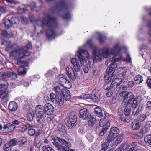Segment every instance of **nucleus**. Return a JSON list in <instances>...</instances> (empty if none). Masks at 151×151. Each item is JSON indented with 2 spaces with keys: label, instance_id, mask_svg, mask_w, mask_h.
Listing matches in <instances>:
<instances>
[{
  "label": "nucleus",
  "instance_id": "f257e3e1",
  "mask_svg": "<svg viewBox=\"0 0 151 151\" xmlns=\"http://www.w3.org/2000/svg\"><path fill=\"white\" fill-rule=\"evenodd\" d=\"M69 5L64 0H61L57 3L55 6L52 7L50 12L43 21L37 20L35 26V32L37 29L41 28L44 29V25L49 28L46 32L47 37L50 40L55 38L56 36L55 29L58 26L56 18L52 17V14H58V15L61 16L65 19L68 20L71 18V15L68 12Z\"/></svg>",
  "mask_w": 151,
  "mask_h": 151
},
{
  "label": "nucleus",
  "instance_id": "f03ea898",
  "mask_svg": "<svg viewBox=\"0 0 151 151\" xmlns=\"http://www.w3.org/2000/svg\"><path fill=\"white\" fill-rule=\"evenodd\" d=\"M76 55L78 59L73 58L71 59V62L75 72H78L80 70L81 67L84 64V62L86 64L88 61L89 64L90 63V59L89 58V55L87 50L81 48H79Z\"/></svg>",
  "mask_w": 151,
  "mask_h": 151
},
{
  "label": "nucleus",
  "instance_id": "7ed1b4c3",
  "mask_svg": "<svg viewBox=\"0 0 151 151\" xmlns=\"http://www.w3.org/2000/svg\"><path fill=\"white\" fill-rule=\"evenodd\" d=\"M54 111L53 106L50 103L45 104L44 106L40 105L37 106L35 108L37 121L39 122H42L46 116V115H52Z\"/></svg>",
  "mask_w": 151,
  "mask_h": 151
},
{
  "label": "nucleus",
  "instance_id": "20e7f679",
  "mask_svg": "<svg viewBox=\"0 0 151 151\" xmlns=\"http://www.w3.org/2000/svg\"><path fill=\"white\" fill-rule=\"evenodd\" d=\"M120 60V58L117 56L112 57L110 59V61L111 63L109 65V66L106 70V75L104 76L105 79L107 80V82H110L114 79V77L113 71L117 67V65L115 63Z\"/></svg>",
  "mask_w": 151,
  "mask_h": 151
},
{
  "label": "nucleus",
  "instance_id": "39448f33",
  "mask_svg": "<svg viewBox=\"0 0 151 151\" xmlns=\"http://www.w3.org/2000/svg\"><path fill=\"white\" fill-rule=\"evenodd\" d=\"M26 46L27 49L24 48L18 50L16 49L12 51L14 54L16 55V57H17V59L15 61V63L16 64L20 65L24 63V61L21 60L20 59L24 56H27L30 54V52L28 51V49L32 47L31 43H28Z\"/></svg>",
  "mask_w": 151,
  "mask_h": 151
},
{
  "label": "nucleus",
  "instance_id": "423d86ee",
  "mask_svg": "<svg viewBox=\"0 0 151 151\" xmlns=\"http://www.w3.org/2000/svg\"><path fill=\"white\" fill-rule=\"evenodd\" d=\"M110 50L107 48L101 49L98 51L94 50L93 55V59L94 62L97 63L102 59L106 58L109 56Z\"/></svg>",
  "mask_w": 151,
  "mask_h": 151
},
{
  "label": "nucleus",
  "instance_id": "0eeeda50",
  "mask_svg": "<svg viewBox=\"0 0 151 151\" xmlns=\"http://www.w3.org/2000/svg\"><path fill=\"white\" fill-rule=\"evenodd\" d=\"M52 139L54 141L52 142L53 144L55 147L56 150L58 151H61L62 148V147L64 145L68 147H71V144L62 138L58 137L56 136H52Z\"/></svg>",
  "mask_w": 151,
  "mask_h": 151
},
{
  "label": "nucleus",
  "instance_id": "6e6552de",
  "mask_svg": "<svg viewBox=\"0 0 151 151\" xmlns=\"http://www.w3.org/2000/svg\"><path fill=\"white\" fill-rule=\"evenodd\" d=\"M77 121L76 116L75 115H70L65 122L66 124L69 129H71L75 127V123Z\"/></svg>",
  "mask_w": 151,
  "mask_h": 151
},
{
  "label": "nucleus",
  "instance_id": "1a4fd4ad",
  "mask_svg": "<svg viewBox=\"0 0 151 151\" xmlns=\"http://www.w3.org/2000/svg\"><path fill=\"white\" fill-rule=\"evenodd\" d=\"M111 117L108 113H105L103 118L101 119L99 123L100 126H104V124H106L108 126H110V122L111 121Z\"/></svg>",
  "mask_w": 151,
  "mask_h": 151
},
{
  "label": "nucleus",
  "instance_id": "9d476101",
  "mask_svg": "<svg viewBox=\"0 0 151 151\" xmlns=\"http://www.w3.org/2000/svg\"><path fill=\"white\" fill-rule=\"evenodd\" d=\"M66 71L68 77L73 80H75L77 76V73L75 72L72 67L69 66L66 68Z\"/></svg>",
  "mask_w": 151,
  "mask_h": 151
},
{
  "label": "nucleus",
  "instance_id": "9b49d317",
  "mask_svg": "<svg viewBox=\"0 0 151 151\" xmlns=\"http://www.w3.org/2000/svg\"><path fill=\"white\" fill-rule=\"evenodd\" d=\"M122 97H123V100L124 103L127 102L126 105L129 104L134 99V96L131 92H126Z\"/></svg>",
  "mask_w": 151,
  "mask_h": 151
},
{
  "label": "nucleus",
  "instance_id": "f8f14e48",
  "mask_svg": "<svg viewBox=\"0 0 151 151\" xmlns=\"http://www.w3.org/2000/svg\"><path fill=\"white\" fill-rule=\"evenodd\" d=\"M103 87L105 90H106L107 91L106 95L107 97H111L114 93L117 91L110 85L109 86H107L106 85H104Z\"/></svg>",
  "mask_w": 151,
  "mask_h": 151
},
{
  "label": "nucleus",
  "instance_id": "ddd939ff",
  "mask_svg": "<svg viewBox=\"0 0 151 151\" xmlns=\"http://www.w3.org/2000/svg\"><path fill=\"white\" fill-rule=\"evenodd\" d=\"M105 48H107L110 50L109 53V56L111 54H113V57L115 56V55H114L119 52L121 50V48L119 43L115 45L112 49L107 47H105ZM115 56H116V55H115ZM117 56L119 57L117 55ZM119 57L121 58L120 57Z\"/></svg>",
  "mask_w": 151,
  "mask_h": 151
},
{
  "label": "nucleus",
  "instance_id": "4468645a",
  "mask_svg": "<svg viewBox=\"0 0 151 151\" xmlns=\"http://www.w3.org/2000/svg\"><path fill=\"white\" fill-rule=\"evenodd\" d=\"M89 111L86 108L81 109L79 111V116L83 119H86L88 116Z\"/></svg>",
  "mask_w": 151,
  "mask_h": 151
},
{
  "label": "nucleus",
  "instance_id": "2eb2a0df",
  "mask_svg": "<svg viewBox=\"0 0 151 151\" xmlns=\"http://www.w3.org/2000/svg\"><path fill=\"white\" fill-rule=\"evenodd\" d=\"M110 85L115 89L117 90V87L120 85L122 82V79L120 78H116L112 80Z\"/></svg>",
  "mask_w": 151,
  "mask_h": 151
},
{
  "label": "nucleus",
  "instance_id": "dca6fc26",
  "mask_svg": "<svg viewBox=\"0 0 151 151\" xmlns=\"http://www.w3.org/2000/svg\"><path fill=\"white\" fill-rule=\"evenodd\" d=\"M123 139V137L121 136H116L114 139V141L112 142L111 143V145L113 147H115L117 146V145L120 143Z\"/></svg>",
  "mask_w": 151,
  "mask_h": 151
},
{
  "label": "nucleus",
  "instance_id": "f3484780",
  "mask_svg": "<svg viewBox=\"0 0 151 151\" xmlns=\"http://www.w3.org/2000/svg\"><path fill=\"white\" fill-rule=\"evenodd\" d=\"M63 90L64 92L62 94L63 95L64 100L67 101H69L71 98L70 91L66 89Z\"/></svg>",
  "mask_w": 151,
  "mask_h": 151
},
{
  "label": "nucleus",
  "instance_id": "a211bd4d",
  "mask_svg": "<svg viewBox=\"0 0 151 151\" xmlns=\"http://www.w3.org/2000/svg\"><path fill=\"white\" fill-rule=\"evenodd\" d=\"M100 93L93 92L92 93V100L95 102H98L100 100Z\"/></svg>",
  "mask_w": 151,
  "mask_h": 151
},
{
  "label": "nucleus",
  "instance_id": "6ab92c4d",
  "mask_svg": "<svg viewBox=\"0 0 151 151\" xmlns=\"http://www.w3.org/2000/svg\"><path fill=\"white\" fill-rule=\"evenodd\" d=\"M117 89V92H120L119 94L120 96L122 97L124 96V94L125 93L124 92L127 89V87L126 86L124 85H122L120 86Z\"/></svg>",
  "mask_w": 151,
  "mask_h": 151
},
{
  "label": "nucleus",
  "instance_id": "aec40b11",
  "mask_svg": "<svg viewBox=\"0 0 151 151\" xmlns=\"http://www.w3.org/2000/svg\"><path fill=\"white\" fill-rule=\"evenodd\" d=\"M65 89L61 88L60 87L58 86H55L53 88L54 91L57 96L61 95L64 92L63 90H65Z\"/></svg>",
  "mask_w": 151,
  "mask_h": 151
},
{
  "label": "nucleus",
  "instance_id": "412c9836",
  "mask_svg": "<svg viewBox=\"0 0 151 151\" xmlns=\"http://www.w3.org/2000/svg\"><path fill=\"white\" fill-rule=\"evenodd\" d=\"M57 129L60 133L65 134L66 133L65 126L63 124L60 123L57 125Z\"/></svg>",
  "mask_w": 151,
  "mask_h": 151
},
{
  "label": "nucleus",
  "instance_id": "4be33fe9",
  "mask_svg": "<svg viewBox=\"0 0 151 151\" xmlns=\"http://www.w3.org/2000/svg\"><path fill=\"white\" fill-rule=\"evenodd\" d=\"M56 98L55 101V103H56L59 106L62 105L64 102V99L62 96H57Z\"/></svg>",
  "mask_w": 151,
  "mask_h": 151
},
{
  "label": "nucleus",
  "instance_id": "5701e85b",
  "mask_svg": "<svg viewBox=\"0 0 151 151\" xmlns=\"http://www.w3.org/2000/svg\"><path fill=\"white\" fill-rule=\"evenodd\" d=\"M34 117V113L32 110H30L28 112L27 117L28 121L30 122L32 121Z\"/></svg>",
  "mask_w": 151,
  "mask_h": 151
},
{
  "label": "nucleus",
  "instance_id": "b1692460",
  "mask_svg": "<svg viewBox=\"0 0 151 151\" xmlns=\"http://www.w3.org/2000/svg\"><path fill=\"white\" fill-rule=\"evenodd\" d=\"M94 113L96 116L99 117H101L103 116L102 111L101 109L98 107H97L94 109Z\"/></svg>",
  "mask_w": 151,
  "mask_h": 151
},
{
  "label": "nucleus",
  "instance_id": "393cba45",
  "mask_svg": "<svg viewBox=\"0 0 151 151\" xmlns=\"http://www.w3.org/2000/svg\"><path fill=\"white\" fill-rule=\"evenodd\" d=\"M10 111H16L18 108L17 104L14 101L10 102Z\"/></svg>",
  "mask_w": 151,
  "mask_h": 151
},
{
  "label": "nucleus",
  "instance_id": "a878e982",
  "mask_svg": "<svg viewBox=\"0 0 151 151\" xmlns=\"http://www.w3.org/2000/svg\"><path fill=\"white\" fill-rule=\"evenodd\" d=\"M110 133L116 136L119 133V129L116 127H113L110 129Z\"/></svg>",
  "mask_w": 151,
  "mask_h": 151
},
{
  "label": "nucleus",
  "instance_id": "bb28decb",
  "mask_svg": "<svg viewBox=\"0 0 151 151\" xmlns=\"http://www.w3.org/2000/svg\"><path fill=\"white\" fill-rule=\"evenodd\" d=\"M20 20L19 18L17 16L12 17L10 20V24H17L19 22Z\"/></svg>",
  "mask_w": 151,
  "mask_h": 151
},
{
  "label": "nucleus",
  "instance_id": "cd10ccee",
  "mask_svg": "<svg viewBox=\"0 0 151 151\" xmlns=\"http://www.w3.org/2000/svg\"><path fill=\"white\" fill-rule=\"evenodd\" d=\"M139 103V101L138 100H137L135 99L134 98L133 100L132 101V102L129 103L130 104L131 106L133 108L135 109Z\"/></svg>",
  "mask_w": 151,
  "mask_h": 151
},
{
  "label": "nucleus",
  "instance_id": "c85d7f7f",
  "mask_svg": "<svg viewBox=\"0 0 151 151\" xmlns=\"http://www.w3.org/2000/svg\"><path fill=\"white\" fill-rule=\"evenodd\" d=\"M96 121L95 118L92 116L90 115L88 116V121L89 125L92 126Z\"/></svg>",
  "mask_w": 151,
  "mask_h": 151
},
{
  "label": "nucleus",
  "instance_id": "c756f323",
  "mask_svg": "<svg viewBox=\"0 0 151 151\" xmlns=\"http://www.w3.org/2000/svg\"><path fill=\"white\" fill-rule=\"evenodd\" d=\"M66 79L65 76L63 75H60L59 76L58 83L62 86L63 83L66 81Z\"/></svg>",
  "mask_w": 151,
  "mask_h": 151
},
{
  "label": "nucleus",
  "instance_id": "7c9ffc66",
  "mask_svg": "<svg viewBox=\"0 0 151 151\" xmlns=\"http://www.w3.org/2000/svg\"><path fill=\"white\" fill-rule=\"evenodd\" d=\"M136 83L137 84L140 83L143 81V78L142 76L140 74L136 76L134 78Z\"/></svg>",
  "mask_w": 151,
  "mask_h": 151
},
{
  "label": "nucleus",
  "instance_id": "2f4dec72",
  "mask_svg": "<svg viewBox=\"0 0 151 151\" xmlns=\"http://www.w3.org/2000/svg\"><path fill=\"white\" fill-rule=\"evenodd\" d=\"M147 132V130L146 127H144L142 129H141L140 132L137 134L138 136H139L140 138H142L144 134H145Z\"/></svg>",
  "mask_w": 151,
  "mask_h": 151
},
{
  "label": "nucleus",
  "instance_id": "473e14b6",
  "mask_svg": "<svg viewBox=\"0 0 151 151\" xmlns=\"http://www.w3.org/2000/svg\"><path fill=\"white\" fill-rule=\"evenodd\" d=\"M19 74L24 75L26 73V69L24 66H21L18 69Z\"/></svg>",
  "mask_w": 151,
  "mask_h": 151
},
{
  "label": "nucleus",
  "instance_id": "72a5a7b5",
  "mask_svg": "<svg viewBox=\"0 0 151 151\" xmlns=\"http://www.w3.org/2000/svg\"><path fill=\"white\" fill-rule=\"evenodd\" d=\"M8 15H7L3 20L4 21L5 27L6 29H8L9 27V17H8Z\"/></svg>",
  "mask_w": 151,
  "mask_h": 151
},
{
  "label": "nucleus",
  "instance_id": "f704fd0d",
  "mask_svg": "<svg viewBox=\"0 0 151 151\" xmlns=\"http://www.w3.org/2000/svg\"><path fill=\"white\" fill-rule=\"evenodd\" d=\"M137 144L136 142L132 143L130 145L131 147L129 149L128 151H139V149L136 148Z\"/></svg>",
  "mask_w": 151,
  "mask_h": 151
},
{
  "label": "nucleus",
  "instance_id": "c9c22d12",
  "mask_svg": "<svg viewBox=\"0 0 151 151\" xmlns=\"http://www.w3.org/2000/svg\"><path fill=\"white\" fill-rule=\"evenodd\" d=\"M124 110L125 115L126 116H129L131 112V108L130 106H128L127 105H126Z\"/></svg>",
  "mask_w": 151,
  "mask_h": 151
},
{
  "label": "nucleus",
  "instance_id": "e433bc0d",
  "mask_svg": "<svg viewBox=\"0 0 151 151\" xmlns=\"http://www.w3.org/2000/svg\"><path fill=\"white\" fill-rule=\"evenodd\" d=\"M30 7L36 11H38L40 10L41 9V6H36V4L34 2H32L30 4Z\"/></svg>",
  "mask_w": 151,
  "mask_h": 151
},
{
  "label": "nucleus",
  "instance_id": "4c0bfd02",
  "mask_svg": "<svg viewBox=\"0 0 151 151\" xmlns=\"http://www.w3.org/2000/svg\"><path fill=\"white\" fill-rule=\"evenodd\" d=\"M9 77L8 73L6 72H0V78L1 79H6Z\"/></svg>",
  "mask_w": 151,
  "mask_h": 151
},
{
  "label": "nucleus",
  "instance_id": "58836bf2",
  "mask_svg": "<svg viewBox=\"0 0 151 151\" xmlns=\"http://www.w3.org/2000/svg\"><path fill=\"white\" fill-rule=\"evenodd\" d=\"M91 64V62L89 64L88 61H87V63L86 64L84 63V64L83 65V70L85 73H88L89 71L88 65H90V64Z\"/></svg>",
  "mask_w": 151,
  "mask_h": 151
},
{
  "label": "nucleus",
  "instance_id": "ea45409f",
  "mask_svg": "<svg viewBox=\"0 0 151 151\" xmlns=\"http://www.w3.org/2000/svg\"><path fill=\"white\" fill-rule=\"evenodd\" d=\"M127 69L125 67H120L117 69L118 72L119 74L124 75L126 72Z\"/></svg>",
  "mask_w": 151,
  "mask_h": 151
},
{
  "label": "nucleus",
  "instance_id": "a19ab883",
  "mask_svg": "<svg viewBox=\"0 0 151 151\" xmlns=\"http://www.w3.org/2000/svg\"><path fill=\"white\" fill-rule=\"evenodd\" d=\"M116 137V136L109 132L107 137L106 141L110 143Z\"/></svg>",
  "mask_w": 151,
  "mask_h": 151
},
{
  "label": "nucleus",
  "instance_id": "79ce46f5",
  "mask_svg": "<svg viewBox=\"0 0 151 151\" xmlns=\"http://www.w3.org/2000/svg\"><path fill=\"white\" fill-rule=\"evenodd\" d=\"M106 39V37L103 34H99V35L98 40L101 43L104 42V40Z\"/></svg>",
  "mask_w": 151,
  "mask_h": 151
},
{
  "label": "nucleus",
  "instance_id": "37998d69",
  "mask_svg": "<svg viewBox=\"0 0 151 151\" xmlns=\"http://www.w3.org/2000/svg\"><path fill=\"white\" fill-rule=\"evenodd\" d=\"M147 117V115L145 114H142L140 115L138 117L137 119L140 122L144 121Z\"/></svg>",
  "mask_w": 151,
  "mask_h": 151
},
{
  "label": "nucleus",
  "instance_id": "c03bdc74",
  "mask_svg": "<svg viewBox=\"0 0 151 151\" xmlns=\"http://www.w3.org/2000/svg\"><path fill=\"white\" fill-rule=\"evenodd\" d=\"M144 141L149 145H151V135H149L145 136Z\"/></svg>",
  "mask_w": 151,
  "mask_h": 151
},
{
  "label": "nucleus",
  "instance_id": "a18cd8bd",
  "mask_svg": "<svg viewBox=\"0 0 151 151\" xmlns=\"http://www.w3.org/2000/svg\"><path fill=\"white\" fill-rule=\"evenodd\" d=\"M132 128L134 130H136L139 129L140 127V125L139 123L134 122L132 124Z\"/></svg>",
  "mask_w": 151,
  "mask_h": 151
},
{
  "label": "nucleus",
  "instance_id": "49530a36",
  "mask_svg": "<svg viewBox=\"0 0 151 151\" xmlns=\"http://www.w3.org/2000/svg\"><path fill=\"white\" fill-rule=\"evenodd\" d=\"M21 18L22 22L24 24L26 25L28 24L29 20L26 17L24 16H21Z\"/></svg>",
  "mask_w": 151,
  "mask_h": 151
},
{
  "label": "nucleus",
  "instance_id": "de8ad7c7",
  "mask_svg": "<svg viewBox=\"0 0 151 151\" xmlns=\"http://www.w3.org/2000/svg\"><path fill=\"white\" fill-rule=\"evenodd\" d=\"M109 142L107 141L106 142L103 143L102 144V149H101V151L102 150L105 151L109 146Z\"/></svg>",
  "mask_w": 151,
  "mask_h": 151
},
{
  "label": "nucleus",
  "instance_id": "09e8293b",
  "mask_svg": "<svg viewBox=\"0 0 151 151\" xmlns=\"http://www.w3.org/2000/svg\"><path fill=\"white\" fill-rule=\"evenodd\" d=\"M42 150L43 151H54L51 147H49L48 145L43 146Z\"/></svg>",
  "mask_w": 151,
  "mask_h": 151
},
{
  "label": "nucleus",
  "instance_id": "8fccbe9b",
  "mask_svg": "<svg viewBox=\"0 0 151 151\" xmlns=\"http://www.w3.org/2000/svg\"><path fill=\"white\" fill-rule=\"evenodd\" d=\"M56 95L53 93H51L50 94V99L51 101L55 103L56 100V98H57Z\"/></svg>",
  "mask_w": 151,
  "mask_h": 151
},
{
  "label": "nucleus",
  "instance_id": "3c124183",
  "mask_svg": "<svg viewBox=\"0 0 151 151\" xmlns=\"http://www.w3.org/2000/svg\"><path fill=\"white\" fill-rule=\"evenodd\" d=\"M3 44L5 45L6 47L5 48V50L8 52L9 53V42L8 41H7L6 40L4 41L3 43Z\"/></svg>",
  "mask_w": 151,
  "mask_h": 151
},
{
  "label": "nucleus",
  "instance_id": "603ef678",
  "mask_svg": "<svg viewBox=\"0 0 151 151\" xmlns=\"http://www.w3.org/2000/svg\"><path fill=\"white\" fill-rule=\"evenodd\" d=\"M92 70L93 74L96 76L98 75L100 71L99 68L96 67H94Z\"/></svg>",
  "mask_w": 151,
  "mask_h": 151
},
{
  "label": "nucleus",
  "instance_id": "864d4df0",
  "mask_svg": "<svg viewBox=\"0 0 151 151\" xmlns=\"http://www.w3.org/2000/svg\"><path fill=\"white\" fill-rule=\"evenodd\" d=\"M8 83H6L1 84H0V89H3L4 90L8 88Z\"/></svg>",
  "mask_w": 151,
  "mask_h": 151
},
{
  "label": "nucleus",
  "instance_id": "5fc2aeb1",
  "mask_svg": "<svg viewBox=\"0 0 151 151\" xmlns=\"http://www.w3.org/2000/svg\"><path fill=\"white\" fill-rule=\"evenodd\" d=\"M70 85L71 83L68 80L66 79V81H65V83H63L62 86L65 88H69V87L70 86Z\"/></svg>",
  "mask_w": 151,
  "mask_h": 151
},
{
  "label": "nucleus",
  "instance_id": "6e6d98bb",
  "mask_svg": "<svg viewBox=\"0 0 151 151\" xmlns=\"http://www.w3.org/2000/svg\"><path fill=\"white\" fill-rule=\"evenodd\" d=\"M65 147L63 145L62 147V150L61 151H75L74 149H71L69 150V148L71 147H68V146H66Z\"/></svg>",
  "mask_w": 151,
  "mask_h": 151
},
{
  "label": "nucleus",
  "instance_id": "4d7b16f0",
  "mask_svg": "<svg viewBox=\"0 0 151 151\" xmlns=\"http://www.w3.org/2000/svg\"><path fill=\"white\" fill-rule=\"evenodd\" d=\"M33 125H31L30 124H27V125L24 126L22 128V130L24 131H25L27 129H29V128L33 127Z\"/></svg>",
  "mask_w": 151,
  "mask_h": 151
},
{
  "label": "nucleus",
  "instance_id": "13d9d810",
  "mask_svg": "<svg viewBox=\"0 0 151 151\" xmlns=\"http://www.w3.org/2000/svg\"><path fill=\"white\" fill-rule=\"evenodd\" d=\"M17 142L15 138L13 139L10 140V147L13 146L17 143Z\"/></svg>",
  "mask_w": 151,
  "mask_h": 151
},
{
  "label": "nucleus",
  "instance_id": "bf43d9fd",
  "mask_svg": "<svg viewBox=\"0 0 151 151\" xmlns=\"http://www.w3.org/2000/svg\"><path fill=\"white\" fill-rule=\"evenodd\" d=\"M28 133L31 136H33L35 134V130L33 129H28Z\"/></svg>",
  "mask_w": 151,
  "mask_h": 151
},
{
  "label": "nucleus",
  "instance_id": "052dcab7",
  "mask_svg": "<svg viewBox=\"0 0 151 151\" xmlns=\"http://www.w3.org/2000/svg\"><path fill=\"white\" fill-rule=\"evenodd\" d=\"M9 124L6 125H4L3 128V131L5 133L8 132H9V127L8 126Z\"/></svg>",
  "mask_w": 151,
  "mask_h": 151
},
{
  "label": "nucleus",
  "instance_id": "680f3d73",
  "mask_svg": "<svg viewBox=\"0 0 151 151\" xmlns=\"http://www.w3.org/2000/svg\"><path fill=\"white\" fill-rule=\"evenodd\" d=\"M4 151H9V143H7L5 144L3 147Z\"/></svg>",
  "mask_w": 151,
  "mask_h": 151
},
{
  "label": "nucleus",
  "instance_id": "e2e57ef3",
  "mask_svg": "<svg viewBox=\"0 0 151 151\" xmlns=\"http://www.w3.org/2000/svg\"><path fill=\"white\" fill-rule=\"evenodd\" d=\"M101 127H103L101 131L103 133H104V134L105 133L106 131L109 127V126H107L106 124H104V126Z\"/></svg>",
  "mask_w": 151,
  "mask_h": 151
},
{
  "label": "nucleus",
  "instance_id": "0e129e2a",
  "mask_svg": "<svg viewBox=\"0 0 151 151\" xmlns=\"http://www.w3.org/2000/svg\"><path fill=\"white\" fill-rule=\"evenodd\" d=\"M17 78V74L14 72H10V78L13 80H15Z\"/></svg>",
  "mask_w": 151,
  "mask_h": 151
},
{
  "label": "nucleus",
  "instance_id": "69168bd1",
  "mask_svg": "<svg viewBox=\"0 0 151 151\" xmlns=\"http://www.w3.org/2000/svg\"><path fill=\"white\" fill-rule=\"evenodd\" d=\"M146 83L147 84V86L151 88V77H149L148 78Z\"/></svg>",
  "mask_w": 151,
  "mask_h": 151
},
{
  "label": "nucleus",
  "instance_id": "338daca9",
  "mask_svg": "<svg viewBox=\"0 0 151 151\" xmlns=\"http://www.w3.org/2000/svg\"><path fill=\"white\" fill-rule=\"evenodd\" d=\"M83 98L85 99H92V93L91 94H85L83 96Z\"/></svg>",
  "mask_w": 151,
  "mask_h": 151
},
{
  "label": "nucleus",
  "instance_id": "774afa93",
  "mask_svg": "<svg viewBox=\"0 0 151 151\" xmlns=\"http://www.w3.org/2000/svg\"><path fill=\"white\" fill-rule=\"evenodd\" d=\"M52 71L49 70L45 74V76L47 78H50L52 76Z\"/></svg>",
  "mask_w": 151,
  "mask_h": 151
}]
</instances>
